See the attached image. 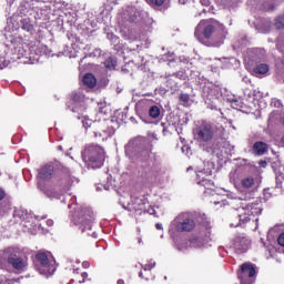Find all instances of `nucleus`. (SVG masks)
Here are the masks:
<instances>
[{
  "instance_id": "nucleus-1",
  "label": "nucleus",
  "mask_w": 284,
  "mask_h": 284,
  "mask_svg": "<svg viewBox=\"0 0 284 284\" xmlns=\"http://www.w3.org/2000/svg\"><path fill=\"white\" fill-rule=\"evenodd\" d=\"M82 159L85 163H89L91 168H101L103 166V161H105V151L99 145L90 144L83 151Z\"/></svg>"
},
{
  "instance_id": "nucleus-2",
  "label": "nucleus",
  "mask_w": 284,
  "mask_h": 284,
  "mask_svg": "<svg viewBox=\"0 0 284 284\" xmlns=\"http://www.w3.org/2000/svg\"><path fill=\"white\" fill-rule=\"evenodd\" d=\"M36 270L42 274V276H52L57 271L54 265V257L48 255L43 252H40L36 256Z\"/></svg>"
},
{
  "instance_id": "nucleus-3",
  "label": "nucleus",
  "mask_w": 284,
  "mask_h": 284,
  "mask_svg": "<svg viewBox=\"0 0 284 284\" xmlns=\"http://www.w3.org/2000/svg\"><path fill=\"white\" fill-rule=\"evenodd\" d=\"M214 21L212 20H202L195 28V38L200 43H205V39H210L214 34Z\"/></svg>"
},
{
  "instance_id": "nucleus-4",
  "label": "nucleus",
  "mask_w": 284,
  "mask_h": 284,
  "mask_svg": "<svg viewBox=\"0 0 284 284\" xmlns=\"http://www.w3.org/2000/svg\"><path fill=\"white\" fill-rule=\"evenodd\" d=\"M172 230L176 232H192L195 227V223L187 213H181L171 224Z\"/></svg>"
},
{
  "instance_id": "nucleus-5",
  "label": "nucleus",
  "mask_w": 284,
  "mask_h": 284,
  "mask_svg": "<svg viewBox=\"0 0 284 284\" xmlns=\"http://www.w3.org/2000/svg\"><path fill=\"white\" fill-rule=\"evenodd\" d=\"M256 214H258V207L254 204H242V206L237 209L240 223H247V221H251L252 216H256Z\"/></svg>"
},
{
  "instance_id": "nucleus-6",
  "label": "nucleus",
  "mask_w": 284,
  "mask_h": 284,
  "mask_svg": "<svg viewBox=\"0 0 284 284\" xmlns=\"http://www.w3.org/2000/svg\"><path fill=\"white\" fill-rule=\"evenodd\" d=\"M195 138L197 141L207 142L212 141L214 138V130L212 129V125L210 124H202L199 129L195 131Z\"/></svg>"
},
{
  "instance_id": "nucleus-7",
  "label": "nucleus",
  "mask_w": 284,
  "mask_h": 284,
  "mask_svg": "<svg viewBox=\"0 0 284 284\" xmlns=\"http://www.w3.org/2000/svg\"><path fill=\"white\" fill-rule=\"evenodd\" d=\"M256 274V270L251 264H243L242 265V274L240 275L241 284H252V278Z\"/></svg>"
},
{
  "instance_id": "nucleus-8",
  "label": "nucleus",
  "mask_w": 284,
  "mask_h": 284,
  "mask_svg": "<svg viewBox=\"0 0 284 284\" xmlns=\"http://www.w3.org/2000/svg\"><path fill=\"white\" fill-rule=\"evenodd\" d=\"M233 247L239 252V254H243V252H247L250 248V240L245 237H236L234 240Z\"/></svg>"
},
{
  "instance_id": "nucleus-9",
  "label": "nucleus",
  "mask_w": 284,
  "mask_h": 284,
  "mask_svg": "<svg viewBox=\"0 0 284 284\" xmlns=\"http://www.w3.org/2000/svg\"><path fill=\"white\" fill-rule=\"evenodd\" d=\"M52 174H54V166L47 164L40 169L39 180L40 181H50V179H52Z\"/></svg>"
},
{
  "instance_id": "nucleus-10",
  "label": "nucleus",
  "mask_w": 284,
  "mask_h": 284,
  "mask_svg": "<svg viewBox=\"0 0 284 284\" xmlns=\"http://www.w3.org/2000/svg\"><path fill=\"white\" fill-rule=\"evenodd\" d=\"M82 124H83V128H85V129L93 128V130H98V131H94V136H102V134H101L102 124L100 122L92 123V120L84 116L82 119Z\"/></svg>"
},
{
  "instance_id": "nucleus-11",
  "label": "nucleus",
  "mask_w": 284,
  "mask_h": 284,
  "mask_svg": "<svg viewBox=\"0 0 284 284\" xmlns=\"http://www.w3.org/2000/svg\"><path fill=\"white\" fill-rule=\"evenodd\" d=\"M257 186L258 181L252 175L245 176L241 180V187H243V190H254V187Z\"/></svg>"
},
{
  "instance_id": "nucleus-12",
  "label": "nucleus",
  "mask_w": 284,
  "mask_h": 284,
  "mask_svg": "<svg viewBox=\"0 0 284 284\" xmlns=\"http://www.w3.org/2000/svg\"><path fill=\"white\" fill-rule=\"evenodd\" d=\"M9 263L14 270H18V272L26 270V266L28 265V262L20 257H10Z\"/></svg>"
},
{
  "instance_id": "nucleus-13",
  "label": "nucleus",
  "mask_w": 284,
  "mask_h": 284,
  "mask_svg": "<svg viewBox=\"0 0 284 284\" xmlns=\"http://www.w3.org/2000/svg\"><path fill=\"white\" fill-rule=\"evenodd\" d=\"M210 174H212V171H197V179H202L197 181L199 185H203L204 187L212 185V182L205 179Z\"/></svg>"
},
{
  "instance_id": "nucleus-14",
  "label": "nucleus",
  "mask_w": 284,
  "mask_h": 284,
  "mask_svg": "<svg viewBox=\"0 0 284 284\" xmlns=\"http://www.w3.org/2000/svg\"><path fill=\"white\" fill-rule=\"evenodd\" d=\"M191 247L194 250H203L207 245V243L202 237H193L190 241Z\"/></svg>"
},
{
  "instance_id": "nucleus-15",
  "label": "nucleus",
  "mask_w": 284,
  "mask_h": 284,
  "mask_svg": "<svg viewBox=\"0 0 284 284\" xmlns=\"http://www.w3.org/2000/svg\"><path fill=\"white\" fill-rule=\"evenodd\" d=\"M83 83L84 85H87L88 88H94L97 85V78H94L92 75V73H87L83 77Z\"/></svg>"
},
{
  "instance_id": "nucleus-16",
  "label": "nucleus",
  "mask_w": 284,
  "mask_h": 284,
  "mask_svg": "<svg viewBox=\"0 0 284 284\" xmlns=\"http://www.w3.org/2000/svg\"><path fill=\"white\" fill-rule=\"evenodd\" d=\"M253 150L256 154H265L267 152V145L264 142H256Z\"/></svg>"
},
{
  "instance_id": "nucleus-17",
  "label": "nucleus",
  "mask_w": 284,
  "mask_h": 284,
  "mask_svg": "<svg viewBox=\"0 0 284 284\" xmlns=\"http://www.w3.org/2000/svg\"><path fill=\"white\" fill-rule=\"evenodd\" d=\"M270 67L267 64H260L254 69L255 74H267Z\"/></svg>"
},
{
  "instance_id": "nucleus-18",
  "label": "nucleus",
  "mask_w": 284,
  "mask_h": 284,
  "mask_svg": "<svg viewBox=\"0 0 284 284\" xmlns=\"http://www.w3.org/2000/svg\"><path fill=\"white\" fill-rule=\"evenodd\" d=\"M149 114L150 116H152V119H159L161 110L159 109V106H151V109L149 110Z\"/></svg>"
},
{
  "instance_id": "nucleus-19",
  "label": "nucleus",
  "mask_w": 284,
  "mask_h": 284,
  "mask_svg": "<svg viewBox=\"0 0 284 284\" xmlns=\"http://www.w3.org/2000/svg\"><path fill=\"white\" fill-rule=\"evenodd\" d=\"M105 68H108L109 70H114V68L116 67V61L112 58L106 59V61L104 62Z\"/></svg>"
},
{
  "instance_id": "nucleus-20",
  "label": "nucleus",
  "mask_w": 284,
  "mask_h": 284,
  "mask_svg": "<svg viewBox=\"0 0 284 284\" xmlns=\"http://www.w3.org/2000/svg\"><path fill=\"white\" fill-rule=\"evenodd\" d=\"M150 6L153 7H161L163 6V3H165V0H149Z\"/></svg>"
},
{
  "instance_id": "nucleus-21",
  "label": "nucleus",
  "mask_w": 284,
  "mask_h": 284,
  "mask_svg": "<svg viewBox=\"0 0 284 284\" xmlns=\"http://www.w3.org/2000/svg\"><path fill=\"white\" fill-rule=\"evenodd\" d=\"M275 27L281 30V28H284V17H280L275 20Z\"/></svg>"
},
{
  "instance_id": "nucleus-22",
  "label": "nucleus",
  "mask_w": 284,
  "mask_h": 284,
  "mask_svg": "<svg viewBox=\"0 0 284 284\" xmlns=\"http://www.w3.org/2000/svg\"><path fill=\"white\" fill-rule=\"evenodd\" d=\"M180 101H182L183 103H189L190 102V95L189 94H181L180 95Z\"/></svg>"
},
{
  "instance_id": "nucleus-23",
  "label": "nucleus",
  "mask_w": 284,
  "mask_h": 284,
  "mask_svg": "<svg viewBox=\"0 0 284 284\" xmlns=\"http://www.w3.org/2000/svg\"><path fill=\"white\" fill-rule=\"evenodd\" d=\"M277 243H278V245H281L282 247H284V233H282V234L278 236Z\"/></svg>"
},
{
  "instance_id": "nucleus-24",
  "label": "nucleus",
  "mask_w": 284,
  "mask_h": 284,
  "mask_svg": "<svg viewBox=\"0 0 284 284\" xmlns=\"http://www.w3.org/2000/svg\"><path fill=\"white\" fill-rule=\"evenodd\" d=\"M260 166L261 168H267V162L266 161H260Z\"/></svg>"
},
{
  "instance_id": "nucleus-25",
  "label": "nucleus",
  "mask_w": 284,
  "mask_h": 284,
  "mask_svg": "<svg viewBox=\"0 0 284 284\" xmlns=\"http://www.w3.org/2000/svg\"><path fill=\"white\" fill-rule=\"evenodd\" d=\"M235 176H236V171L231 172V174H230L231 181H234Z\"/></svg>"
},
{
  "instance_id": "nucleus-26",
  "label": "nucleus",
  "mask_w": 284,
  "mask_h": 284,
  "mask_svg": "<svg viewBox=\"0 0 284 284\" xmlns=\"http://www.w3.org/2000/svg\"><path fill=\"white\" fill-rule=\"evenodd\" d=\"M6 196V191L3 189H0V201Z\"/></svg>"
},
{
  "instance_id": "nucleus-27",
  "label": "nucleus",
  "mask_w": 284,
  "mask_h": 284,
  "mask_svg": "<svg viewBox=\"0 0 284 284\" xmlns=\"http://www.w3.org/2000/svg\"><path fill=\"white\" fill-rule=\"evenodd\" d=\"M47 224L49 225V227H52V226L54 225V221L48 220V221H47Z\"/></svg>"
},
{
  "instance_id": "nucleus-28",
  "label": "nucleus",
  "mask_w": 284,
  "mask_h": 284,
  "mask_svg": "<svg viewBox=\"0 0 284 284\" xmlns=\"http://www.w3.org/2000/svg\"><path fill=\"white\" fill-rule=\"evenodd\" d=\"M156 230H163V224H156Z\"/></svg>"
},
{
  "instance_id": "nucleus-29",
  "label": "nucleus",
  "mask_w": 284,
  "mask_h": 284,
  "mask_svg": "<svg viewBox=\"0 0 284 284\" xmlns=\"http://www.w3.org/2000/svg\"><path fill=\"white\" fill-rule=\"evenodd\" d=\"M152 267H154L153 265L151 266H145L144 270H152Z\"/></svg>"
},
{
  "instance_id": "nucleus-30",
  "label": "nucleus",
  "mask_w": 284,
  "mask_h": 284,
  "mask_svg": "<svg viewBox=\"0 0 284 284\" xmlns=\"http://www.w3.org/2000/svg\"><path fill=\"white\" fill-rule=\"evenodd\" d=\"M118 284H125V282L123 280H119Z\"/></svg>"
},
{
  "instance_id": "nucleus-31",
  "label": "nucleus",
  "mask_w": 284,
  "mask_h": 284,
  "mask_svg": "<svg viewBox=\"0 0 284 284\" xmlns=\"http://www.w3.org/2000/svg\"><path fill=\"white\" fill-rule=\"evenodd\" d=\"M185 150H187V146L182 148V152H185Z\"/></svg>"
},
{
  "instance_id": "nucleus-32",
  "label": "nucleus",
  "mask_w": 284,
  "mask_h": 284,
  "mask_svg": "<svg viewBox=\"0 0 284 284\" xmlns=\"http://www.w3.org/2000/svg\"><path fill=\"white\" fill-rule=\"evenodd\" d=\"M82 276H83V277L88 276V273H83Z\"/></svg>"
},
{
  "instance_id": "nucleus-33",
  "label": "nucleus",
  "mask_w": 284,
  "mask_h": 284,
  "mask_svg": "<svg viewBox=\"0 0 284 284\" xmlns=\"http://www.w3.org/2000/svg\"><path fill=\"white\" fill-rule=\"evenodd\" d=\"M88 230H92V225H90V224H89V227H88Z\"/></svg>"
},
{
  "instance_id": "nucleus-34",
  "label": "nucleus",
  "mask_w": 284,
  "mask_h": 284,
  "mask_svg": "<svg viewBox=\"0 0 284 284\" xmlns=\"http://www.w3.org/2000/svg\"><path fill=\"white\" fill-rule=\"evenodd\" d=\"M93 237L97 239V233H93Z\"/></svg>"
},
{
  "instance_id": "nucleus-35",
  "label": "nucleus",
  "mask_w": 284,
  "mask_h": 284,
  "mask_svg": "<svg viewBox=\"0 0 284 284\" xmlns=\"http://www.w3.org/2000/svg\"><path fill=\"white\" fill-rule=\"evenodd\" d=\"M234 227H239V224H235Z\"/></svg>"
},
{
  "instance_id": "nucleus-36",
  "label": "nucleus",
  "mask_w": 284,
  "mask_h": 284,
  "mask_svg": "<svg viewBox=\"0 0 284 284\" xmlns=\"http://www.w3.org/2000/svg\"><path fill=\"white\" fill-rule=\"evenodd\" d=\"M282 143H284V136H283V139H282Z\"/></svg>"
},
{
  "instance_id": "nucleus-37",
  "label": "nucleus",
  "mask_w": 284,
  "mask_h": 284,
  "mask_svg": "<svg viewBox=\"0 0 284 284\" xmlns=\"http://www.w3.org/2000/svg\"><path fill=\"white\" fill-rule=\"evenodd\" d=\"M140 210H143V206H140Z\"/></svg>"
},
{
  "instance_id": "nucleus-38",
  "label": "nucleus",
  "mask_w": 284,
  "mask_h": 284,
  "mask_svg": "<svg viewBox=\"0 0 284 284\" xmlns=\"http://www.w3.org/2000/svg\"><path fill=\"white\" fill-rule=\"evenodd\" d=\"M82 232H85V229H82Z\"/></svg>"
},
{
  "instance_id": "nucleus-39",
  "label": "nucleus",
  "mask_w": 284,
  "mask_h": 284,
  "mask_svg": "<svg viewBox=\"0 0 284 284\" xmlns=\"http://www.w3.org/2000/svg\"><path fill=\"white\" fill-rule=\"evenodd\" d=\"M140 276H143V273H140Z\"/></svg>"
},
{
  "instance_id": "nucleus-40",
  "label": "nucleus",
  "mask_w": 284,
  "mask_h": 284,
  "mask_svg": "<svg viewBox=\"0 0 284 284\" xmlns=\"http://www.w3.org/2000/svg\"><path fill=\"white\" fill-rule=\"evenodd\" d=\"M85 266H88V263H84Z\"/></svg>"
}]
</instances>
